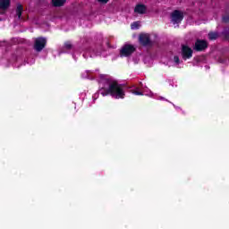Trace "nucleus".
I'll list each match as a JSON object with an SVG mask.
<instances>
[{"label": "nucleus", "mask_w": 229, "mask_h": 229, "mask_svg": "<svg viewBox=\"0 0 229 229\" xmlns=\"http://www.w3.org/2000/svg\"><path fill=\"white\" fill-rule=\"evenodd\" d=\"M98 81L100 84L99 92L102 96L110 94L114 99H124V89L115 80L108 77V75L101 74Z\"/></svg>", "instance_id": "obj_1"}, {"label": "nucleus", "mask_w": 229, "mask_h": 229, "mask_svg": "<svg viewBox=\"0 0 229 229\" xmlns=\"http://www.w3.org/2000/svg\"><path fill=\"white\" fill-rule=\"evenodd\" d=\"M135 52V47L133 45L125 44L120 50V56H130Z\"/></svg>", "instance_id": "obj_2"}, {"label": "nucleus", "mask_w": 229, "mask_h": 229, "mask_svg": "<svg viewBox=\"0 0 229 229\" xmlns=\"http://www.w3.org/2000/svg\"><path fill=\"white\" fill-rule=\"evenodd\" d=\"M46 44H47V40L45 38H38L35 40L34 49L40 52L46 47Z\"/></svg>", "instance_id": "obj_3"}, {"label": "nucleus", "mask_w": 229, "mask_h": 229, "mask_svg": "<svg viewBox=\"0 0 229 229\" xmlns=\"http://www.w3.org/2000/svg\"><path fill=\"white\" fill-rule=\"evenodd\" d=\"M183 21V13L180 11H174L172 13V22L174 24H180Z\"/></svg>", "instance_id": "obj_4"}, {"label": "nucleus", "mask_w": 229, "mask_h": 229, "mask_svg": "<svg viewBox=\"0 0 229 229\" xmlns=\"http://www.w3.org/2000/svg\"><path fill=\"white\" fill-rule=\"evenodd\" d=\"M182 55L183 60L192 58V49L187 46H182Z\"/></svg>", "instance_id": "obj_5"}, {"label": "nucleus", "mask_w": 229, "mask_h": 229, "mask_svg": "<svg viewBox=\"0 0 229 229\" xmlns=\"http://www.w3.org/2000/svg\"><path fill=\"white\" fill-rule=\"evenodd\" d=\"M131 94H134L135 96H148L149 98H153V92L150 90H147L146 89H143L142 91H139V88H136V89H131Z\"/></svg>", "instance_id": "obj_6"}, {"label": "nucleus", "mask_w": 229, "mask_h": 229, "mask_svg": "<svg viewBox=\"0 0 229 229\" xmlns=\"http://www.w3.org/2000/svg\"><path fill=\"white\" fill-rule=\"evenodd\" d=\"M134 13L144 15L145 13H148V7L142 4H139L134 8Z\"/></svg>", "instance_id": "obj_7"}, {"label": "nucleus", "mask_w": 229, "mask_h": 229, "mask_svg": "<svg viewBox=\"0 0 229 229\" xmlns=\"http://www.w3.org/2000/svg\"><path fill=\"white\" fill-rule=\"evenodd\" d=\"M139 40L142 46H149L151 44V39L149 38V34H141L139 37Z\"/></svg>", "instance_id": "obj_8"}, {"label": "nucleus", "mask_w": 229, "mask_h": 229, "mask_svg": "<svg viewBox=\"0 0 229 229\" xmlns=\"http://www.w3.org/2000/svg\"><path fill=\"white\" fill-rule=\"evenodd\" d=\"M11 0H0V13H4L10 8Z\"/></svg>", "instance_id": "obj_9"}, {"label": "nucleus", "mask_w": 229, "mask_h": 229, "mask_svg": "<svg viewBox=\"0 0 229 229\" xmlns=\"http://www.w3.org/2000/svg\"><path fill=\"white\" fill-rule=\"evenodd\" d=\"M208 44L205 40H197L195 43L196 51H203V49H207Z\"/></svg>", "instance_id": "obj_10"}, {"label": "nucleus", "mask_w": 229, "mask_h": 229, "mask_svg": "<svg viewBox=\"0 0 229 229\" xmlns=\"http://www.w3.org/2000/svg\"><path fill=\"white\" fill-rule=\"evenodd\" d=\"M23 11H24V9L22 8V4H18L17 7H16V15H17L18 19H21Z\"/></svg>", "instance_id": "obj_11"}, {"label": "nucleus", "mask_w": 229, "mask_h": 229, "mask_svg": "<svg viewBox=\"0 0 229 229\" xmlns=\"http://www.w3.org/2000/svg\"><path fill=\"white\" fill-rule=\"evenodd\" d=\"M53 6H64L65 0H52Z\"/></svg>", "instance_id": "obj_12"}, {"label": "nucleus", "mask_w": 229, "mask_h": 229, "mask_svg": "<svg viewBox=\"0 0 229 229\" xmlns=\"http://www.w3.org/2000/svg\"><path fill=\"white\" fill-rule=\"evenodd\" d=\"M217 37H219V34H217V32H210L208 34L209 40H216V38H217Z\"/></svg>", "instance_id": "obj_13"}, {"label": "nucleus", "mask_w": 229, "mask_h": 229, "mask_svg": "<svg viewBox=\"0 0 229 229\" xmlns=\"http://www.w3.org/2000/svg\"><path fill=\"white\" fill-rule=\"evenodd\" d=\"M131 30H139L140 28V22L136 21L131 25Z\"/></svg>", "instance_id": "obj_14"}, {"label": "nucleus", "mask_w": 229, "mask_h": 229, "mask_svg": "<svg viewBox=\"0 0 229 229\" xmlns=\"http://www.w3.org/2000/svg\"><path fill=\"white\" fill-rule=\"evenodd\" d=\"M64 47H65V49H71L72 47V45L69 42H66L64 44Z\"/></svg>", "instance_id": "obj_15"}, {"label": "nucleus", "mask_w": 229, "mask_h": 229, "mask_svg": "<svg viewBox=\"0 0 229 229\" xmlns=\"http://www.w3.org/2000/svg\"><path fill=\"white\" fill-rule=\"evenodd\" d=\"M174 62L176 64V65H178L180 64V57L174 56Z\"/></svg>", "instance_id": "obj_16"}, {"label": "nucleus", "mask_w": 229, "mask_h": 229, "mask_svg": "<svg viewBox=\"0 0 229 229\" xmlns=\"http://www.w3.org/2000/svg\"><path fill=\"white\" fill-rule=\"evenodd\" d=\"M89 74H90V71H86L84 73H82V78H89Z\"/></svg>", "instance_id": "obj_17"}, {"label": "nucleus", "mask_w": 229, "mask_h": 229, "mask_svg": "<svg viewBox=\"0 0 229 229\" xmlns=\"http://www.w3.org/2000/svg\"><path fill=\"white\" fill-rule=\"evenodd\" d=\"M110 0H98V3H102L103 4H106Z\"/></svg>", "instance_id": "obj_18"}, {"label": "nucleus", "mask_w": 229, "mask_h": 229, "mask_svg": "<svg viewBox=\"0 0 229 229\" xmlns=\"http://www.w3.org/2000/svg\"><path fill=\"white\" fill-rule=\"evenodd\" d=\"M228 21H229V16H225V17H223V21L224 22H228Z\"/></svg>", "instance_id": "obj_19"}, {"label": "nucleus", "mask_w": 229, "mask_h": 229, "mask_svg": "<svg viewBox=\"0 0 229 229\" xmlns=\"http://www.w3.org/2000/svg\"><path fill=\"white\" fill-rule=\"evenodd\" d=\"M99 96L98 93L94 95V98H98Z\"/></svg>", "instance_id": "obj_20"}]
</instances>
